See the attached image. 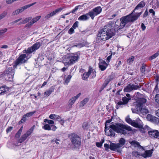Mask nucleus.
Returning <instances> with one entry per match:
<instances>
[{
    "instance_id": "58",
    "label": "nucleus",
    "mask_w": 159,
    "mask_h": 159,
    "mask_svg": "<svg viewBox=\"0 0 159 159\" xmlns=\"http://www.w3.org/2000/svg\"><path fill=\"white\" fill-rule=\"evenodd\" d=\"M13 129L12 127H10L8 128L6 130V131L7 133L11 131Z\"/></svg>"
},
{
    "instance_id": "42",
    "label": "nucleus",
    "mask_w": 159,
    "mask_h": 159,
    "mask_svg": "<svg viewBox=\"0 0 159 159\" xmlns=\"http://www.w3.org/2000/svg\"><path fill=\"white\" fill-rule=\"evenodd\" d=\"M81 7H82V6H81V5H79L76 6L75 7V9H73L71 11V12L73 13H74L79 8H80Z\"/></svg>"
},
{
    "instance_id": "14",
    "label": "nucleus",
    "mask_w": 159,
    "mask_h": 159,
    "mask_svg": "<svg viewBox=\"0 0 159 159\" xmlns=\"http://www.w3.org/2000/svg\"><path fill=\"white\" fill-rule=\"evenodd\" d=\"M146 99L144 98H139L136 100L135 105H136V107H139L143 106V104L146 102Z\"/></svg>"
},
{
    "instance_id": "15",
    "label": "nucleus",
    "mask_w": 159,
    "mask_h": 159,
    "mask_svg": "<svg viewBox=\"0 0 159 159\" xmlns=\"http://www.w3.org/2000/svg\"><path fill=\"white\" fill-rule=\"evenodd\" d=\"M99 67L102 71L105 70L107 68V65L105 61L103 60L101 58L99 59Z\"/></svg>"
},
{
    "instance_id": "18",
    "label": "nucleus",
    "mask_w": 159,
    "mask_h": 159,
    "mask_svg": "<svg viewBox=\"0 0 159 159\" xmlns=\"http://www.w3.org/2000/svg\"><path fill=\"white\" fill-rule=\"evenodd\" d=\"M9 88L6 85H4L0 87V95H4L9 91Z\"/></svg>"
},
{
    "instance_id": "62",
    "label": "nucleus",
    "mask_w": 159,
    "mask_h": 159,
    "mask_svg": "<svg viewBox=\"0 0 159 159\" xmlns=\"http://www.w3.org/2000/svg\"><path fill=\"white\" fill-rule=\"evenodd\" d=\"M51 17H52V16H51V15L49 13V14H47L46 16L45 17V19H48L49 18Z\"/></svg>"
},
{
    "instance_id": "20",
    "label": "nucleus",
    "mask_w": 159,
    "mask_h": 159,
    "mask_svg": "<svg viewBox=\"0 0 159 159\" xmlns=\"http://www.w3.org/2000/svg\"><path fill=\"white\" fill-rule=\"evenodd\" d=\"M81 95V93H80L77 94L76 96H74L70 99L69 101V103L70 105L72 106V105L75 103L76 100L80 97Z\"/></svg>"
},
{
    "instance_id": "48",
    "label": "nucleus",
    "mask_w": 159,
    "mask_h": 159,
    "mask_svg": "<svg viewBox=\"0 0 159 159\" xmlns=\"http://www.w3.org/2000/svg\"><path fill=\"white\" fill-rule=\"evenodd\" d=\"M74 29L73 27L71 28L68 31V33L70 34H72L74 32Z\"/></svg>"
},
{
    "instance_id": "59",
    "label": "nucleus",
    "mask_w": 159,
    "mask_h": 159,
    "mask_svg": "<svg viewBox=\"0 0 159 159\" xmlns=\"http://www.w3.org/2000/svg\"><path fill=\"white\" fill-rule=\"evenodd\" d=\"M55 116V114H51L49 116V117L50 119L54 120Z\"/></svg>"
},
{
    "instance_id": "24",
    "label": "nucleus",
    "mask_w": 159,
    "mask_h": 159,
    "mask_svg": "<svg viewBox=\"0 0 159 159\" xmlns=\"http://www.w3.org/2000/svg\"><path fill=\"white\" fill-rule=\"evenodd\" d=\"M129 143L132 145L134 146V147H140L143 148V150H144L142 147L140 145L139 143L136 141L133 140L130 142Z\"/></svg>"
},
{
    "instance_id": "36",
    "label": "nucleus",
    "mask_w": 159,
    "mask_h": 159,
    "mask_svg": "<svg viewBox=\"0 0 159 159\" xmlns=\"http://www.w3.org/2000/svg\"><path fill=\"white\" fill-rule=\"evenodd\" d=\"M82 127L84 129H87L89 128L88 123L87 122H84L82 125Z\"/></svg>"
},
{
    "instance_id": "26",
    "label": "nucleus",
    "mask_w": 159,
    "mask_h": 159,
    "mask_svg": "<svg viewBox=\"0 0 159 159\" xmlns=\"http://www.w3.org/2000/svg\"><path fill=\"white\" fill-rule=\"evenodd\" d=\"M89 101V99L86 98L84 99L83 101H81L80 103V107H83L85 104H86Z\"/></svg>"
},
{
    "instance_id": "49",
    "label": "nucleus",
    "mask_w": 159,
    "mask_h": 159,
    "mask_svg": "<svg viewBox=\"0 0 159 159\" xmlns=\"http://www.w3.org/2000/svg\"><path fill=\"white\" fill-rule=\"evenodd\" d=\"M61 119V118L60 116L58 115H55V116L54 117V119L57 120L58 121H60V120Z\"/></svg>"
},
{
    "instance_id": "3",
    "label": "nucleus",
    "mask_w": 159,
    "mask_h": 159,
    "mask_svg": "<svg viewBox=\"0 0 159 159\" xmlns=\"http://www.w3.org/2000/svg\"><path fill=\"white\" fill-rule=\"evenodd\" d=\"M79 58L78 55L76 54H72L66 57L63 62L65 66H69L73 64L77 61Z\"/></svg>"
},
{
    "instance_id": "16",
    "label": "nucleus",
    "mask_w": 159,
    "mask_h": 159,
    "mask_svg": "<svg viewBox=\"0 0 159 159\" xmlns=\"http://www.w3.org/2000/svg\"><path fill=\"white\" fill-rule=\"evenodd\" d=\"M150 136L152 138L159 139V132L156 130L150 131L148 132Z\"/></svg>"
},
{
    "instance_id": "19",
    "label": "nucleus",
    "mask_w": 159,
    "mask_h": 159,
    "mask_svg": "<svg viewBox=\"0 0 159 159\" xmlns=\"http://www.w3.org/2000/svg\"><path fill=\"white\" fill-rule=\"evenodd\" d=\"M89 12L85 14H84L80 16L78 18V20L80 21H85L88 20L89 17Z\"/></svg>"
},
{
    "instance_id": "1",
    "label": "nucleus",
    "mask_w": 159,
    "mask_h": 159,
    "mask_svg": "<svg viewBox=\"0 0 159 159\" xmlns=\"http://www.w3.org/2000/svg\"><path fill=\"white\" fill-rule=\"evenodd\" d=\"M145 4L143 1L140 2L130 14L120 18L121 22L118 26V22L117 21L116 22L115 25L112 22H109L99 31L98 34V37L103 41H106L111 38L114 35L116 30L121 29L126 24L134 22L137 20L142 14V12L135 13V11L140 8L144 7Z\"/></svg>"
},
{
    "instance_id": "52",
    "label": "nucleus",
    "mask_w": 159,
    "mask_h": 159,
    "mask_svg": "<svg viewBox=\"0 0 159 159\" xmlns=\"http://www.w3.org/2000/svg\"><path fill=\"white\" fill-rule=\"evenodd\" d=\"M145 67L143 65L141 68H140V70L141 72L142 73L144 72L145 71Z\"/></svg>"
},
{
    "instance_id": "12",
    "label": "nucleus",
    "mask_w": 159,
    "mask_h": 159,
    "mask_svg": "<svg viewBox=\"0 0 159 159\" xmlns=\"http://www.w3.org/2000/svg\"><path fill=\"white\" fill-rule=\"evenodd\" d=\"M130 99V98H127L125 97H123L122 98L123 102L120 101L117 103L116 105V108L118 109L120 107H123V105L126 104Z\"/></svg>"
},
{
    "instance_id": "7",
    "label": "nucleus",
    "mask_w": 159,
    "mask_h": 159,
    "mask_svg": "<svg viewBox=\"0 0 159 159\" xmlns=\"http://www.w3.org/2000/svg\"><path fill=\"white\" fill-rule=\"evenodd\" d=\"M41 46L40 43L39 42L36 43L34 44L31 47L29 48L26 50H23V53H30L35 51L38 49Z\"/></svg>"
},
{
    "instance_id": "32",
    "label": "nucleus",
    "mask_w": 159,
    "mask_h": 159,
    "mask_svg": "<svg viewBox=\"0 0 159 159\" xmlns=\"http://www.w3.org/2000/svg\"><path fill=\"white\" fill-rule=\"evenodd\" d=\"M134 57L132 56L128 59L127 60V62L129 64H131L134 61Z\"/></svg>"
},
{
    "instance_id": "22",
    "label": "nucleus",
    "mask_w": 159,
    "mask_h": 159,
    "mask_svg": "<svg viewBox=\"0 0 159 159\" xmlns=\"http://www.w3.org/2000/svg\"><path fill=\"white\" fill-rule=\"evenodd\" d=\"M146 118L148 120L152 122H154L156 120L157 118L150 114H148L147 115Z\"/></svg>"
},
{
    "instance_id": "27",
    "label": "nucleus",
    "mask_w": 159,
    "mask_h": 159,
    "mask_svg": "<svg viewBox=\"0 0 159 159\" xmlns=\"http://www.w3.org/2000/svg\"><path fill=\"white\" fill-rule=\"evenodd\" d=\"M159 56V50L157 52L155 53L151 56L149 58V60H152L157 57Z\"/></svg>"
},
{
    "instance_id": "4",
    "label": "nucleus",
    "mask_w": 159,
    "mask_h": 159,
    "mask_svg": "<svg viewBox=\"0 0 159 159\" xmlns=\"http://www.w3.org/2000/svg\"><path fill=\"white\" fill-rule=\"evenodd\" d=\"M125 140L123 138H121L119 140V143H110V149L114 151H116L118 152H120L121 150L120 148L124 145L125 143Z\"/></svg>"
},
{
    "instance_id": "43",
    "label": "nucleus",
    "mask_w": 159,
    "mask_h": 159,
    "mask_svg": "<svg viewBox=\"0 0 159 159\" xmlns=\"http://www.w3.org/2000/svg\"><path fill=\"white\" fill-rule=\"evenodd\" d=\"M26 120V117L24 115L22 117V118L21 120L19 122L20 124V123H23L24 122H25Z\"/></svg>"
},
{
    "instance_id": "38",
    "label": "nucleus",
    "mask_w": 159,
    "mask_h": 159,
    "mask_svg": "<svg viewBox=\"0 0 159 159\" xmlns=\"http://www.w3.org/2000/svg\"><path fill=\"white\" fill-rule=\"evenodd\" d=\"M132 154L133 156H134L136 157H139L141 155L137 151H134L132 152Z\"/></svg>"
},
{
    "instance_id": "5",
    "label": "nucleus",
    "mask_w": 159,
    "mask_h": 159,
    "mask_svg": "<svg viewBox=\"0 0 159 159\" xmlns=\"http://www.w3.org/2000/svg\"><path fill=\"white\" fill-rule=\"evenodd\" d=\"M69 137L72 143L75 147H78L80 145L81 139L77 134H72L69 135Z\"/></svg>"
},
{
    "instance_id": "39",
    "label": "nucleus",
    "mask_w": 159,
    "mask_h": 159,
    "mask_svg": "<svg viewBox=\"0 0 159 159\" xmlns=\"http://www.w3.org/2000/svg\"><path fill=\"white\" fill-rule=\"evenodd\" d=\"M43 128L45 130H49L51 129V127L48 124L45 125L43 126Z\"/></svg>"
},
{
    "instance_id": "2",
    "label": "nucleus",
    "mask_w": 159,
    "mask_h": 159,
    "mask_svg": "<svg viewBox=\"0 0 159 159\" xmlns=\"http://www.w3.org/2000/svg\"><path fill=\"white\" fill-rule=\"evenodd\" d=\"M105 134L107 136L111 137H113L115 135V131L118 133L125 135L127 131H131L132 129L130 127L121 123H115L111 124L109 126L106 124L105 125Z\"/></svg>"
},
{
    "instance_id": "28",
    "label": "nucleus",
    "mask_w": 159,
    "mask_h": 159,
    "mask_svg": "<svg viewBox=\"0 0 159 159\" xmlns=\"http://www.w3.org/2000/svg\"><path fill=\"white\" fill-rule=\"evenodd\" d=\"M62 10V8H58L56 10H55L53 11L50 14L52 16H54L57 12L61 11V10Z\"/></svg>"
},
{
    "instance_id": "56",
    "label": "nucleus",
    "mask_w": 159,
    "mask_h": 159,
    "mask_svg": "<svg viewBox=\"0 0 159 159\" xmlns=\"http://www.w3.org/2000/svg\"><path fill=\"white\" fill-rule=\"evenodd\" d=\"M102 143H98L97 142L96 143V145L98 147H101L102 145Z\"/></svg>"
},
{
    "instance_id": "8",
    "label": "nucleus",
    "mask_w": 159,
    "mask_h": 159,
    "mask_svg": "<svg viewBox=\"0 0 159 159\" xmlns=\"http://www.w3.org/2000/svg\"><path fill=\"white\" fill-rule=\"evenodd\" d=\"M102 9L100 7H98L93 9L89 12V16L93 20L95 16L99 14L102 11Z\"/></svg>"
},
{
    "instance_id": "41",
    "label": "nucleus",
    "mask_w": 159,
    "mask_h": 159,
    "mask_svg": "<svg viewBox=\"0 0 159 159\" xmlns=\"http://www.w3.org/2000/svg\"><path fill=\"white\" fill-rule=\"evenodd\" d=\"M44 121L45 122H48V124H53L54 123V122L53 120L47 119H45L44 120Z\"/></svg>"
},
{
    "instance_id": "25",
    "label": "nucleus",
    "mask_w": 159,
    "mask_h": 159,
    "mask_svg": "<svg viewBox=\"0 0 159 159\" xmlns=\"http://www.w3.org/2000/svg\"><path fill=\"white\" fill-rule=\"evenodd\" d=\"M96 71L92 68L89 67V73H90V75L92 74V77L94 78L96 76Z\"/></svg>"
},
{
    "instance_id": "64",
    "label": "nucleus",
    "mask_w": 159,
    "mask_h": 159,
    "mask_svg": "<svg viewBox=\"0 0 159 159\" xmlns=\"http://www.w3.org/2000/svg\"><path fill=\"white\" fill-rule=\"evenodd\" d=\"M155 113L156 115L159 117V109L156 111Z\"/></svg>"
},
{
    "instance_id": "21",
    "label": "nucleus",
    "mask_w": 159,
    "mask_h": 159,
    "mask_svg": "<svg viewBox=\"0 0 159 159\" xmlns=\"http://www.w3.org/2000/svg\"><path fill=\"white\" fill-rule=\"evenodd\" d=\"M152 152L151 150H146L145 151L144 153L141 154V156L144 158L149 157L152 156Z\"/></svg>"
},
{
    "instance_id": "10",
    "label": "nucleus",
    "mask_w": 159,
    "mask_h": 159,
    "mask_svg": "<svg viewBox=\"0 0 159 159\" xmlns=\"http://www.w3.org/2000/svg\"><path fill=\"white\" fill-rule=\"evenodd\" d=\"M141 86L139 85H135L134 84H129L124 89V91L125 92H129L133 90H136L140 88Z\"/></svg>"
},
{
    "instance_id": "23",
    "label": "nucleus",
    "mask_w": 159,
    "mask_h": 159,
    "mask_svg": "<svg viewBox=\"0 0 159 159\" xmlns=\"http://www.w3.org/2000/svg\"><path fill=\"white\" fill-rule=\"evenodd\" d=\"M32 19V17H29L27 18H26L24 20H22L18 23L17 25H20L22 24H25L28 22H29L30 20Z\"/></svg>"
},
{
    "instance_id": "30",
    "label": "nucleus",
    "mask_w": 159,
    "mask_h": 159,
    "mask_svg": "<svg viewBox=\"0 0 159 159\" xmlns=\"http://www.w3.org/2000/svg\"><path fill=\"white\" fill-rule=\"evenodd\" d=\"M111 80L109 78H107L105 81V82L104 83L101 87V89L103 90L105 88L107 84L109 83Z\"/></svg>"
},
{
    "instance_id": "37",
    "label": "nucleus",
    "mask_w": 159,
    "mask_h": 159,
    "mask_svg": "<svg viewBox=\"0 0 159 159\" xmlns=\"http://www.w3.org/2000/svg\"><path fill=\"white\" fill-rule=\"evenodd\" d=\"M35 112V111L30 112L25 114V116L26 117H29L32 116Z\"/></svg>"
},
{
    "instance_id": "33",
    "label": "nucleus",
    "mask_w": 159,
    "mask_h": 159,
    "mask_svg": "<svg viewBox=\"0 0 159 159\" xmlns=\"http://www.w3.org/2000/svg\"><path fill=\"white\" fill-rule=\"evenodd\" d=\"M90 75V73H89V71L87 73H84L83 74L82 77V79L83 80H85L87 79L89 77Z\"/></svg>"
},
{
    "instance_id": "34",
    "label": "nucleus",
    "mask_w": 159,
    "mask_h": 159,
    "mask_svg": "<svg viewBox=\"0 0 159 159\" xmlns=\"http://www.w3.org/2000/svg\"><path fill=\"white\" fill-rule=\"evenodd\" d=\"M7 12L4 11L0 15V20L5 17L7 14Z\"/></svg>"
},
{
    "instance_id": "46",
    "label": "nucleus",
    "mask_w": 159,
    "mask_h": 159,
    "mask_svg": "<svg viewBox=\"0 0 159 159\" xmlns=\"http://www.w3.org/2000/svg\"><path fill=\"white\" fill-rule=\"evenodd\" d=\"M79 22L78 21H76L72 25V27L74 29H75L78 26Z\"/></svg>"
},
{
    "instance_id": "53",
    "label": "nucleus",
    "mask_w": 159,
    "mask_h": 159,
    "mask_svg": "<svg viewBox=\"0 0 159 159\" xmlns=\"http://www.w3.org/2000/svg\"><path fill=\"white\" fill-rule=\"evenodd\" d=\"M21 132L18 131L15 135V137L17 138L19 137L21 134Z\"/></svg>"
},
{
    "instance_id": "13",
    "label": "nucleus",
    "mask_w": 159,
    "mask_h": 159,
    "mask_svg": "<svg viewBox=\"0 0 159 159\" xmlns=\"http://www.w3.org/2000/svg\"><path fill=\"white\" fill-rule=\"evenodd\" d=\"M33 129L32 128H31L29 129L27 132L23 135L20 138L19 140V142L21 143L26 139L32 133Z\"/></svg>"
},
{
    "instance_id": "6",
    "label": "nucleus",
    "mask_w": 159,
    "mask_h": 159,
    "mask_svg": "<svg viewBox=\"0 0 159 159\" xmlns=\"http://www.w3.org/2000/svg\"><path fill=\"white\" fill-rule=\"evenodd\" d=\"M28 55L25 54H22L15 61L14 63L13 66L16 67L18 65L25 62L29 57H28Z\"/></svg>"
},
{
    "instance_id": "63",
    "label": "nucleus",
    "mask_w": 159,
    "mask_h": 159,
    "mask_svg": "<svg viewBox=\"0 0 159 159\" xmlns=\"http://www.w3.org/2000/svg\"><path fill=\"white\" fill-rule=\"evenodd\" d=\"M57 141H58V140L57 139H56H56H53V140H52V143L55 142V143H56V144H59V143Z\"/></svg>"
},
{
    "instance_id": "54",
    "label": "nucleus",
    "mask_w": 159,
    "mask_h": 159,
    "mask_svg": "<svg viewBox=\"0 0 159 159\" xmlns=\"http://www.w3.org/2000/svg\"><path fill=\"white\" fill-rule=\"evenodd\" d=\"M20 13V11H19V10H17L16 11H14L12 13V15H17Z\"/></svg>"
},
{
    "instance_id": "44",
    "label": "nucleus",
    "mask_w": 159,
    "mask_h": 159,
    "mask_svg": "<svg viewBox=\"0 0 159 159\" xmlns=\"http://www.w3.org/2000/svg\"><path fill=\"white\" fill-rule=\"evenodd\" d=\"M36 3V2H35L34 3L26 5L23 7V8H24V10H25V9L30 7L33 6V5L35 4Z\"/></svg>"
},
{
    "instance_id": "55",
    "label": "nucleus",
    "mask_w": 159,
    "mask_h": 159,
    "mask_svg": "<svg viewBox=\"0 0 159 159\" xmlns=\"http://www.w3.org/2000/svg\"><path fill=\"white\" fill-rule=\"evenodd\" d=\"M112 53H111V55L108 57L107 58V62H109L111 58Z\"/></svg>"
},
{
    "instance_id": "57",
    "label": "nucleus",
    "mask_w": 159,
    "mask_h": 159,
    "mask_svg": "<svg viewBox=\"0 0 159 159\" xmlns=\"http://www.w3.org/2000/svg\"><path fill=\"white\" fill-rule=\"evenodd\" d=\"M141 26L142 30L143 31H144L146 29V27L145 26L144 24L143 23H142L141 24Z\"/></svg>"
},
{
    "instance_id": "45",
    "label": "nucleus",
    "mask_w": 159,
    "mask_h": 159,
    "mask_svg": "<svg viewBox=\"0 0 159 159\" xmlns=\"http://www.w3.org/2000/svg\"><path fill=\"white\" fill-rule=\"evenodd\" d=\"M125 120L126 122L130 124H131L133 121L128 116H127Z\"/></svg>"
},
{
    "instance_id": "60",
    "label": "nucleus",
    "mask_w": 159,
    "mask_h": 159,
    "mask_svg": "<svg viewBox=\"0 0 159 159\" xmlns=\"http://www.w3.org/2000/svg\"><path fill=\"white\" fill-rule=\"evenodd\" d=\"M148 12L146 10L145 12H144L143 15V16L144 18H145L148 15Z\"/></svg>"
},
{
    "instance_id": "17",
    "label": "nucleus",
    "mask_w": 159,
    "mask_h": 159,
    "mask_svg": "<svg viewBox=\"0 0 159 159\" xmlns=\"http://www.w3.org/2000/svg\"><path fill=\"white\" fill-rule=\"evenodd\" d=\"M41 17V16H38L34 18L31 21L26 25L25 27H30L34 23L38 21L40 18Z\"/></svg>"
},
{
    "instance_id": "47",
    "label": "nucleus",
    "mask_w": 159,
    "mask_h": 159,
    "mask_svg": "<svg viewBox=\"0 0 159 159\" xmlns=\"http://www.w3.org/2000/svg\"><path fill=\"white\" fill-rule=\"evenodd\" d=\"M156 102L159 104V95H156L155 97Z\"/></svg>"
},
{
    "instance_id": "31",
    "label": "nucleus",
    "mask_w": 159,
    "mask_h": 159,
    "mask_svg": "<svg viewBox=\"0 0 159 159\" xmlns=\"http://www.w3.org/2000/svg\"><path fill=\"white\" fill-rule=\"evenodd\" d=\"M131 125L132 126L136 128H141L142 127V126L140 125L138 123L136 122H135L134 121H132V123L131 124Z\"/></svg>"
},
{
    "instance_id": "11",
    "label": "nucleus",
    "mask_w": 159,
    "mask_h": 159,
    "mask_svg": "<svg viewBox=\"0 0 159 159\" xmlns=\"http://www.w3.org/2000/svg\"><path fill=\"white\" fill-rule=\"evenodd\" d=\"M15 70L11 68H9L8 70L6 71V78L7 79L10 81H11L13 78V76L14 75Z\"/></svg>"
},
{
    "instance_id": "51",
    "label": "nucleus",
    "mask_w": 159,
    "mask_h": 159,
    "mask_svg": "<svg viewBox=\"0 0 159 159\" xmlns=\"http://www.w3.org/2000/svg\"><path fill=\"white\" fill-rule=\"evenodd\" d=\"M22 18H20V19H17L13 21L12 23L13 24H16V23L18 22L19 21H20V22L22 20Z\"/></svg>"
},
{
    "instance_id": "61",
    "label": "nucleus",
    "mask_w": 159,
    "mask_h": 159,
    "mask_svg": "<svg viewBox=\"0 0 159 159\" xmlns=\"http://www.w3.org/2000/svg\"><path fill=\"white\" fill-rule=\"evenodd\" d=\"M149 12L150 13H152L153 15H154L155 14V12L152 9H150L149 10Z\"/></svg>"
},
{
    "instance_id": "9",
    "label": "nucleus",
    "mask_w": 159,
    "mask_h": 159,
    "mask_svg": "<svg viewBox=\"0 0 159 159\" xmlns=\"http://www.w3.org/2000/svg\"><path fill=\"white\" fill-rule=\"evenodd\" d=\"M132 110L133 112L136 113L140 114L141 113H143V114H146L148 113L149 112L148 110L143 107V106L136 107L135 109L132 108Z\"/></svg>"
},
{
    "instance_id": "50",
    "label": "nucleus",
    "mask_w": 159,
    "mask_h": 159,
    "mask_svg": "<svg viewBox=\"0 0 159 159\" xmlns=\"http://www.w3.org/2000/svg\"><path fill=\"white\" fill-rule=\"evenodd\" d=\"M7 31V29L6 28H5L3 30H1L0 31V35H2L4 33L6 32Z\"/></svg>"
},
{
    "instance_id": "35",
    "label": "nucleus",
    "mask_w": 159,
    "mask_h": 159,
    "mask_svg": "<svg viewBox=\"0 0 159 159\" xmlns=\"http://www.w3.org/2000/svg\"><path fill=\"white\" fill-rule=\"evenodd\" d=\"M52 92V91L50 90H47L44 93V97H48L51 94Z\"/></svg>"
},
{
    "instance_id": "40",
    "label": "nucleus",
    "mask_w": 159,
    "mask_h": 159,
    "mask_svg": "<svg viewBox=\"0 0 159 159\" xmlns=\"http://www.w3.org/2000/svg\"><path fill=\"white\" fill-rule=\"evenodd\" d=\"M110 144H109L105 143L104 144V147H105V149L106 151H108L109 149H110Z\"/></svg>"
},
{
    "instance_id": "29",
    "label": "nucleus",
    "mask_w": 159,
    "mask_h": 159,
    "mask_svg": "<svg viewBox=\"0 0 159 159\" xmlns=\"http://www.w3.org/2000/svg\"><path fill=\"white\" fill-rule=\"evenodd\" d=\"M71 77L72 76L71 75H68L66 79L64 80L63 82L64 84L67 85L70 82Z\"/></svg>"
}]
</instances>
